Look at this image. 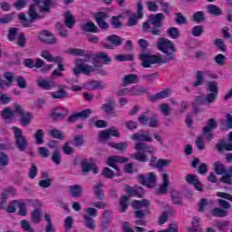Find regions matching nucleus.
<instances>
[{"instance_id": "obj_1", "label": "nucleus", "mask_w": 232, "mask_h": 232, "mask_svg": "<svg viewBox=\"0 0 232 232\" xmlns=\"http://www.w3.org/2000/svg\"><path fill=\"white\" fill-rule=\"evenodd\" d=\"M157 48L164 53V56L151 55L148 53H142L140 55L141 65L143 68H151V64H168L171 61L177 59V48H175V43L167 38H159L157 41Z\"/></svg>"}, {"instance_id": "obj_2", "label": "nucleus", "mask_w": 232, "mask_h": 232, "mask_svg": "<svg viewBox=\"0 0 232 232\" xmlns=\"http://www.w3.org/2000/svg\"><path fill=\"white\" fill-rule=\"evenodd\" d=\"M134 150L138 152L131 154L130 159H134L135 160H138V162H148V155H146V153H150V155L155 153V149L153 147H150L142 141H138L135 144Z\"/></svg>"}, {"instance_id": "obj_3", "label": "nucleus", "mask_w": 232, "mask_h": 232, "mask_svg": "<svg viewBox=\"0 0 232 232\" xmlns=\"http://www.w3.org/2000/svg\"><path fill=\"white\" fill-rule=\"evenodd\" d=\"M29 19L26 17L24 13H20L18 14V19L22 23L24 28H30L34 24V21H37L39 19H44V15L37 14V6L35 5H31L29 6L28 12Z\"/></svg>"}, {"instance_id": "obj_4", "label": "nucleus", "mask_w": 232, "mask_h": 232, "mask_svg": "<svg viewBox=\"0 0 232 232\" xmlns=\"http://www.w3.org/2000/svg\"><path fill=\"white\" fill-rule=\"evenodd\" d=\"M4 77L6 79L7 82L5 80L0 79V88L10 86L14 81H15L18 88L21 90H26V88H28L26 79H24L23 76L15 75L14 72H5Z\"/></svg>"}, {"instance_id": "obj_5", "label": "nucleus", "mask_w": 232, "mask_h": 232, "mask_svg": "<svg viewBox=\"0 0 232 232\" xmlns=\"http://www.w3.org/2000/svg\"><path fill=\"white\" fill-rule=\"evenodd\" d=\"M166 19V15L162 13L150 14L149 16V22L152 24L150 34L152 35L160 36L162 35V21Z\"/></svg>"}, {"instance_id": "obj_6", "label": "nucleus", "mask_w": 232, "mask_h": 232, "mask_svg": "<svg viewBox=\"0 0 232 232\" xmlns=\"http://www.w3.org/2000/svg\"><path fill=\"white\" fill-rule=\"evenodd\" d=\"M150 206H151V202L148 199L132 201V208L136 209L134 211L136 218H145L146 213H150Z\"/></svg>"}, {"instance_id": "obj_7", "label": "nucleus", "mask_w": 232, "mask_h": 232, "mask_svg": "<svg viewBox=\"0 0 232 232\" xmlns=\"http://www.w3.org/2000/svg\"><path fill=\"white\" fill-rule=\"evenodd\" d=\"M14 135V145L19 151L24 152L28 150V140L23 135V130L14 126L12 128Z\"/></svg>"}, {"instance_id": "obj_8", "label": "nucleus", "mask_w": 232, "mask_h": 232, "mask_svg": "<svg viewBox=\"0 0 232 232\" xmlns=\"http://www.w3.org/2000/svg\"><path fill=\"white\" fill-rule=\"evenodd\" d=\"M14 109L17 115L21 116L20 122L22 126H30L32 124V119H34V115L31 112H24L23 110V106L19 105V103L14 104Z\"/></svg>"}, {"instance_id": "obj_9", "label": "nucleus", "mask_w": 232, "mask_h": 232, "mask_svg": "<svg viewBox=\"0 0 232 232\" xmlns=\"http://www.w3.org/2000/svg\"><path fill=\"white\" fill-rule=\"evenodd\" d=\"M138 179L140 184H142V186H146V188H155V186H157L159 177H157L155 172H148L146 176L143 174L139 175Z\"/></svg>"}, {"instance_id": "obj_10", "label": "nucleus", "mask_w": 232, "mask_h": 232, "mask_svg": "<svg viewBox=\"0 0 232 232\" xmlns=\"http://www.w3.org/2000/svg\"><path fill=\"white\" fill-rule=\"evenodd\" d=\"M131 140L136 142H153V137L150 130H140L130 136Z\"/></svg>"}, {"instance_id": "obj_11", "label": "nucleus", "mask_w": 232, "mask_h": 232, "mask_svg": "<svg viewBox=\"0 0 232 232\" xmlns=\"http://www.w3.org/2000/svg\"><path fill=\"white\" fill-rule=\"evenodd\" d=\"M217 127L218 124L215 119L210 118L208 121L207 125L203 128L202 133L204 137H206L207 140H208V142H211V140H213V132H211V130H217Z\"/></svg>"}, {"instance_id": "obj_12", "label": "nucleus", "mask_w": 232, "mask_h": 232, "mask_svg": "<svg viewBox=\"0 0 232 232\" xmlns=\"http://www.w3.org/2000/svg\"><path fill=\"white\" fill-rule=\"evenodd\" d=\"M70 114V110L66 108L56 107L51 110L50 117L53 121H63V119H66Z\"/></svg>"}, {"instance_id": "obj_13", "label": "nucleus", "mask_w": 232, "mask_h": 232, "mask_svg": "<svg viewBox=\"0 0 232 232\" xmlns=\"http://www.w3.org/2000/svg\"><path fill=\"white\" fill-rule=\"evenodd\" d=\"M101 110L104 111L107 115L111 117H117V111L115 110V100L108 99L105 103L101 107Z\"/></svg>"}, {"instance_id": "obj_14", "label": "nucleus", "mask_w": 232, "mask_h": 232, "mask_svg": "<svg viewBox=\"0 0 232 232\" xmlns=\"http://www.w3.org/2000/svg\"><path fill=\"white\" fill-rule=\"evenodd\" d=\"M79 61L80 60L76 62L77 66L72 69L74 75H79L81 72L82 73H84V75H90V72L94 70L93 66L88 65L84 63H79Z\"/></svg>"}, {"instance_id": "obj_15", "label": "nucleus", "mask_w": 232, "mask_h": 232, "mask_svg": "<svg viewBox=\"0 0 232 232\" xmlns=\"http://www.w3.org/2000/svg\"><path fill=\"white\" fill-rule=\"evenodd\" d=\"M95 21L102 30H108L110 28V24L106 23V19H108V14L105 12L96 13L94 15Z\"/></svg>"}, {"instance_id": "obj_16", "label": "nucleus", "mask_w": 232, "mask_h": 232, "mask_svg": "<svg viewBox=\"0 0 232 232\" xmlns=\"http://www.w3.org/2000/svg\"><path fill=\"white\" fill-rule=\"evenodd\" d=\"M92 109H87L80 112H74L67 119V122H77L79 119H88L92 115Z\"/></svg>"}, {"instance_id": "obj_17", "label": "nucleus", "mask_w": 232, "mask_h": 232, "mask_svg": "<svg viewBox=\"0 0 232 232\" xmlns=\"http://www.w3.org/2000/svg\"><path fill=\"white\" fill-rule=\"evenodd\" d=\"M99 137L100 140H110L111 137H121V134L115 127H111V129L102 130Z\"/></svg>"}, {"instance_id": "obj_18", "label": "nucleus", "mask_w": 232, "mask_h": 232, "mask_svg": "<svg viewBox=\"0 0 232 232\" xmlns=\"http://www.w3.org/2000/svg\"><path fill=\"white\" fill-rule=\"evenodd\" d=\"M129 160H130V159H128V158H124V157H121V156H112L108 159L107 164L111 168H113V169H116V171H119V167L117 166L116 162H119L120 164H124V163L128 162Z\"/></svg>"}, {"instance_id": "obj_19", "label": "nucleus", "mask_w": 232, "mask_h": 232, "mask_svg": "<svg viewBox=\"0 0 232 232\" xmlns=\"http://www.w3.org/2000/svg\"><path fill=\"white\" fill-rule=\"evenodd\" d=\"M39 39L45 44H57V38L53 37V34L46 30L40 34Z\"/></svg>"}, {"instance_id": "obj_20", "label": "nucleus", "mask_w": 232, "mask_h": 232, "mask_svg": "<svg viewBox=\"0 0 232 232\" xmlns=\"http://www.w3.org/2000/svg\"><path fill=\"white\" fill-rule=\"evenodd\" d=\"M171 95V90L170 89H165L155 95L149 94V101L150 102H157V101H162V99H168Z\"/></svg>"}, {"instance_id": "obj_21", "label": "nucleus", "mask_w": 232, "mask_h": 232, "mask_svg": "<svg viewBox=\"0 0 232 232\" xmlns=\"http://www.w3.org/2000/svg\"><path fill=\"white\" fill-rule=\"evenodd\" d=\"M139 82H140V80L137 74L130 73L122 78V86L124 88L125 86H130V84H139Z\"/></svg>"}, {"instance_id": "obj_22", "label": "nucleus", "mask_w": 232, "mask_h": 232, "mask_svg": "<svg viewBox=\"0 0 232 232\" xmlns=\"http://www.w3.org/2000/svg\"><path fill=\"white\" fill-rule=\"evenodd\" d=\"M36 83L42 90H52L55 86V82L52 80H47L43 77L36 79Z\"/></svg>"}, {"instance_id": "obj_23", "label": "nucleus", "mask_w": 232, "mask_h": 232, "mask_svg": "<svg viewBox=\"0 0 232 232\" xmlns=\"http://www.w3.org/2000/svg\"><path fill=\"white\" fill-rule=\"evenodd\" d=\"M81 29L82 30V32H85L87 34H99V27H97L93 21H89L82 24Z\"/></svg>"}, {"instance_id": "obj_24", "label": "nucleus", "mask_w": 232, "mask_h": 232, "mask_svg": "<svg viewBox=\"0 0 232 232\" xmlns=\"http://www.w3.org/2000/svg\"><path fill=\"white\" fill-rule=\"evenodd\" d=\"M66 85H59L56 92L51 93L53 99H68V92H66Z\"/></svg>"}, {"instance_id": "obj_25", "label": "nucleus", "mask_w": 232, "mask_h": 232, "mask_svg": "<svg viewBox=\"0 0 232 232\" xmlns=\"http://www.w3.org/2000/svg\"><path fill=\"white\" fill-rule=\"evenodd\" d=\"M82 171L83 173H90L92 171L94 174L99 173V168L95 165V163H90L86 160L82 161Z\"/></svg>"}, {"instance_id": "obj_26", "label": "nucleus", "mask_w": 232, "mask_h": 232, "mask_svg": "<svg viewBox=\"0 0 232 232\" xmlns=\"http://www.w3.org/2000/svg\"><path fill=\"white\" fill-rule=\"evenodd\" d=\"M186 182L194 186L198 191H202V184L198 180V176L188 174L186 176Z\"/></svg>"}, {"instance_id": "obj_27", "label": "nucleus", "mask_w": 232, "mask_h": 232, "mask_svg": "<svg viewBox=\"0 0 232 232\" xmlns=\"http://www.w3.org/2000/svg\"><path fill=\"white\" fill-rule=\"evenodd\" d=\"M169 186V175L168 173H163L162 184L160 185L159 193L160 195H166L168 193Z\"/></svg>"}, {"instance_id": "obj_28", "label": "nucleus", "mask_w": 232, "mask_h": 232, "mask_svg": "<svg viewBox=\"0 0 232 232\" xmlns=\"http://www.w3.org/2000/svg\"><path fill=\"white\" fill-rule=\"evenodd\" d=\"M75 23H77V20H75V16L72 14V12L67 11L64 14V24L67 26V28H73L75 26Z\"/></svg>"}, {"instance_id": "obj_29", "label": "nucleus", "mask_w": 232, "mask_h": 232, "mask_svg": "<svg viewBox=\"0 0 232 232\" xmlns=\"http://www.w3.org/2000/svg\"><path fill=\"white\" fill-rule=\"evenodd\" d=\"M130 97H135L139 95H144L148 92L146 87H142L140 85H136L131 88H129Z\"/></svg>"}, {"instance_id": "obj_30", "label": "nucleus", "mask_w": 232, "mask_h": 232, "mask_svg": "<svg viewBox=\"0 0 232 232\" xmlns=\"http://www.w3.org/2000/svg\"><path fill=\"white\" fill-rule=\"evenodd\" d=\"M43 217V211L41 208H35L31 212V220L33 224H41V218Z\"/></svg>"}, {"instance_id": "obj_31", "label": "nucleus", "mask_w": 232, "mask_h": 232, "mask_svg": "<svg viewBox=\"0 0 232 232\" xmlns=\"http://www.w3.org/2000/svg\"><path fill=\"white\" fill-rule=\"evenodd\" d=\"M216 149L219 153H222L224 150L226 151H232V143L221 140L218 144H216Z\"/></svg>"}, {"instance_id": "obj_32", "label": "nucleus", "mask_w": 232, "mask_h": 232, "mask_svg": "<svg viewBox=\"0 0 232 232\" xmlns=\"http://www.w3.org/2000/svg\"><path fill=\"white\" fill-rule=\"evenodd\" d=\"M69 189H70V194L74 198H79V197L82 195V187H81V185L70 186Z\"/></svg>"}, {"instance_id": "obj_33", "label": "nucleus", "mask_w": 232, "mask_h": 232, "mask_svg": "<svg viewBox=\"0 0 232 232\" xmlns=\"http://www.w3.org/2000/svg\"><path fill=\"white\" fill-rule=\"evenodd\" d=\"M103 187L104 184H102V182H99L94 186V195L97 197L98 200L104 198V192L102 191Z\"/></svg>"}, {"instance_id": "obj_34", "label": "nucleus", "mask_w": 232, "mask_h": 232, "mask_svg": "<svg viewBox=\"0 0 232 232\" xmlns=\"http://www.w3.org/2000/svg\"><path fill=\"white\" fill-rule=\"evenodd\" d=\"M41 57H43L46 61H49V63H59L61 61V57H53L48 51H42Z\"/></svg>"}, {"instance_id": "obj_35", "label": "nucleus", "mask_w": 232, "mask_h": 232, "mask_svg": "<svg viewBox=\"0 0 232 232\" xmlns=\"http://www.w3.org/2000/svg\"><path fill=\"white\" fill-rule=\"evenodd\" d=\"M204 84V72L202 71H198L196 73V82H192L194 88H198Z\"/></svg>"}, {"instance_id": "obj_36", "label": "nucleus", "mask_w": 232, "mask_h": 232, "mask_svg": "<svg viewBox=\"0 0 232 232\" xmlns=\"http://www.w3.org/2000/svg\"><path fill=\"white\" fill-rule=\"evenodd\" d=\"M43 5H40V14H50V7L53 5L52 0H43Z\"/></svg>"}, {"instance_id": "obj_37", "label": "nucleus", "mask_w": 232, "mask_h": 232, "mask_svg": "<svg viewBox=\"0 0 232 232\" xmlns=\"http://www.w3.org/2000/svg\"><path fill=\"white\" fill-rule=\"evenodd\" d=\"M213 166L214 171L217 175H225V173H227V171H226V166H224L220 161H216Z\"/></svg>"}, {"instance_id": "obj_38", "label": "nucleus", "mask_w": 232, "mask_h": 232, "mask_svg": "<svg viewBox=\"0 0 232 232\" xmlns=\"http://www.w3.org/2000/svg\"><path fill=\"white\" fill-rule=\"evenodd\" d=\"M159 108L162 115H165V117H169V115H171V111H173V109L171 106H169V103H161L159 105Z\"/></svg>"}, {"instance_id": "obj_39", "label": "nucleus", "mask_w": 232, "mask_h": 232, "mask_svg": "<svg viewBox=\"0 0 232 232\" xmlns=\"http://www.w3.org/2000/svg\"><path fill=\"white\" fill-rule=\"evenodd\" d=\"M107 41L111 43L113 46H121L122 44V38L117 34H111L107 37Z\"/></svg>"}, {"instance_id": "obj_40", "label": "nucleus", "mask_w": 232, "mask_h": 232, "mask_svg": "<svg viewBox=\"0 0 232 232\" xmlns=\"http://www.w3.org/2000/svg\"><path fill=\"white\" fill-rule=\"evenodd\" d=\"M15 111H12V109H10V107L5 108L0 114L2 115L3 119H5V121H10V119H12V117H14V115H15Z\"/></svg>"}, {"instance_id": "obj_41", "label": "nucleus", "mask_w": 232, "mask_h": 232, "mask_svg": "<svg viewBox=\"0 0 232 232\" xmlns=\"http://www.w3.org/2000/svg\"><path fill=\"white\" fill-rule=\"evenodd\" d=\"M10 162V158L5 152H0V171L1 169H5L6 166H8Z\"/></svg>"}, {"instance_id": "obj_42", "label": "nucleus", "mask_w": 232, "mask_h": 232, "mask_svg": "<svg viewBox=\"0 0 232 232\" xmlns=\"http://www.w3.org/2000/svg\"><path fill=\"white\" fill-rule=\"evenodd\" d=\"M202 104H206V97L202 95L197 96L195 102L192 103V108H194V111L197 112L198 111V106Z\"/></svg>"}, {"instance_id": "obj_43", "label": "nucleus", "mask_w": 232, "mask_h": 232, "mask_svg": "<svg viewBox=\"0 0 232 232\" xmlns=\"http://www.w3.org/2000/svg\"><path fill=\"white\" fill-rule=\"evenodd\" d=\"M207 10L211 14V15H215L216 17H218V15L222 14V10L220 9V7L215 5H208Z\"/></svg>"}, {"instance_id": "obj_44", "label": "nucleus", "mask_w": 232, "mask_h": 232, "mask_svg": "<svg viewBox=\"0 0 232 232\" xmlns=\"http://www.w3.org/2000/svg\"><path fill=\"white\" fill-rule=\"evenodd\" d=\"M130 200V196H122L120 198V210L121 213H125L128 209V202Z\"/></svg>"}, {"instance_id": "obj_45", "label": "nucleus", "mask_w": 232, "mask_h": 232, "mask_svg": "<svg viewBox=\"0 0 232 232\" xmlns=\"http://www.w3.org/2000/svg\"><path fill=\"white\" fill-rule=\"evenodd\" d=\"M121 15L120 16H112L111 19V24L116 30H119L121 28H122V26H124V24H122V22H121Z\"/></svg>"}, {"instance_id": "obj_46", "label": "nucleus", "mask_w": 232, "mask_h": 232, "mask_svg": "<svg viewBox=\"0 0 232 232\" xmlns=\"http://www.w3.org/2000/svg\"><path fill=\"white\" fill-rule=\"evenodd\" d=\"M207 90L210 93H216L218 95V82L216 81L208 82L207 84Z\"/></svg>"}, {"instance_id": "obj_47", "label": "nucleus", "mask_w": 232, "mask_h": 232, "mask_svg": "<svg viewBox=\"0 0 232 232\" xmlns=\"http://www.w3.org/2000/svg\"><path fill=\"white\" fill-rule=\"evenodd\" d=\"M159 73H146L141 75L142 81H146V82H149L151 84V82H154L156 79H158Z\"/></svg>"}, {"instance_id": "obj_48", "label": "nucleus", "mask_w": 232, "mask_h": 232, "mask_svg": "<svg viewBox=\"0 0 232 232\" xmlns=\"http://www.w3.org/2000/svg\"><path fill=\"white\" fill-rule=\"evenodd\" d=\"M34 137L35 139V144H43L44 142V130L43 129L38 130Z\"/></svg>"}, {"instance_id": "obj_49", "label": "nucleus", "mask_w": 232, "mask_h": 232, "mask_svg": "<svg viewBox=\"0 0 232 232\" xmlns=\"http://www.w3.org/2000/svg\"><path fill=\"white\" fill-rule=\"evenodd\" d=\"M213 217H218L223 218V217H227V210L222 209L220 208H216L211 210Z\"/></svg>"}, {"instance_id": "obj_50", "label": "nucleus", "mask_w": 232, "mask_h": 232, "mask_svg": "<svg viewBox=\"0 0 232 232\" xmlns=\"http://www.w3.org/2000/svg\"><path fill=\"white\" fill-rule=\"evenodd\" d=\"M44 219L47 222V226L45 227V231L55 232V227H53V224L52 223V216H50V214H45Z\"/></svg>"}, {"instance_id": "obj_51", "label": "nucleus", "mask_w": 232, "mask_h": 232, "mask_svg": "<svg viewBox=\"0 0 232 232\" xmlns=\"http://www.w3.org/2000/svg\"><path fill=\"white\" fill-rule=\"evenodd\" d=\"M89 90H104L106 84L102 82H91L88 86Z\"/></svg>"}, {"instance_id": "obj_52", "label": "nucleus", "mask_w": 232, "mask_h": 232, "mask_svg": "<svg viewBox=\"0 0 232 232\" xmlns=\"http://www.w3.org/2000/svg\"><path fill=\"white\" fill-rule=\"evenodd\" d=\"M167 34L172 39H179V37H180V31H179V28L177 27H169Z\"/></svg>"}, {"instance_id": "obj_53", "label": "nucleus", "mask_w": 232, "mask_h": 232, "mask_svg": "<svg viewBox=\"0 0 232 232\" xmlns=\"http://www.w3.org/2000/svg\"><path fill=\"white\" fill-rule=\"evenodd\" d=\"M192 18L195 23H202V21H206V14L202 11H198L193 14Z\"/></svg>"}, {"instance_id": "obj_54", "label": "nucleus", "mask_w": 232, "mask_h": 232, "mask_svg": "<svg viewBox=\"0 0 232 232\" xmlns=\"http://www.w3.org/2000/svg\"><path fill=\"white\" fill-rule=\"evenodd\" d=\"M21 227L24 231L26 232H35V229L34 227H32V225L30 224V222H28V220L26 219H23L21 222Z\"/></svg>"}, {"instance_id": "obj_55", "label": "nucleus", "mask_w": 232, "mask_h": 232, "mask_svg": "<svg viewBox=\"0 0 232 232\" xmlns=\"http://www.w3.org/2000/svg\"><path fill=\"white\" fill-rule=\"evenodd\" d=\"M84 221H85V227L88 229H95V220L93 218H90L88 216H83Z\"/></svg>"}, {"instance_id": "obj_56", "label": "nucleus", "mask_w": 232, "mask_h": 232, "mask_svg": "<svg viewBox=\"0 0 232 232\" xmlns=\"http://www.w3.org/2000/svg\"><path fill=\"white\" fill-rule=\"evenodd\" d=\"M214 44L215 46H217L218 50H219L220 52H226V50H227V47L226 46L224 40L220 38L215 39Z\"/></svg>"}, {"instance_id": "obj_57", "label": "nucleus", "mask_w": 232, "mask_h": 232, "mask_svg": "<svg viewBox=\"0 0 232 232\" xmlns=\"http://www.w3.org/2000/svg\"><path fill=\"white\" fill-rule=\"evenodd\" d=\"M217 97H218V94H217L215 92H210V93L207 94L205 97L206 104L208 106H209V104H213V102H215L217 101Z\"/></svg>"}, {"instance_id": "obj_58", "label": "nucleus", "mask_w": 232, "mask_h": 232, "mask_svg": "<svg viewBox=\"0 0 232 232\" xmlns=\"http://www.w3.org/2000/svg\"><path fill=\"white\" fill-rule=\"evenodd\" d=\"M175 23L176 24H188V18L182 13H177Z\"/></svg>"}, {"instance_id": "obj_59", "label": "nucleus", "mask_w": 232, "mask_h": 232, "mask_svg": "<svg viewBox=\"0 0 232 232\" xmlns=\"http://www.w3.org/2000/svg\"><path fill=\"white\" fill-rule=\"evenodd\" d=\"M19 204V201L17 200H12L8 207L5 208L6 213H15L17 211V206Z\"/></svg>"}, {"instance_id": "obj_60", "label": "nucleus", "mask_w": 232, "mask_h": 232, "mask_svg": "<svg viewBox=\"0 0 232 232\" xmlns=\"http://www.w3.org/2000/svg\"><path fill=\"white\" fill-rule=\"evenodd\" d=\"M109 146L111 148H114L115 150H118L119 151H122L126 150V148L128 147V144L126 142H120V143L110 142Z\"/></svg>"}, {"instance_id": "obj_61", "label": "nucleus", "mask_w": 232, "mask_h": 232, "mask_svg": "<svg viewBox=\"0 0 232 232\" xmlns=\"http://www.w3.org/2000/svg\"><path fill=\"white\" fill-rule=\"evenodd\" d=\"M52 160L56 164L57 166H61V162H63L61 153L59 152V150H55L52 156Z\"/></svg>"}, {"instance_id": "obj_62", "label": "nucleus", "mask_w": 232, "mask_h": 232, "mask_svg": "<svg viewBox=\"0 0 232 232\" xmlns=\"http://www.w3.org/2000/svg\"><path fill=\"white\" fill-rule=\"evenodd\" d=\"M124 126L127 130L133 131V130H137V128H139V123L133 120H130L124 122Z\"/></svg>"}, {"instance_id": "obj_63", "label": "nucleus", "mask_w": 232, "mask_h": 232, "mask_svg": "<svg viewBox=\"0 0 232 232\" xmlns=\"http://www.w3.org/2000/svg\"><path fill=\"white\" fill-rule=\"evenodd\" d=\"M115 60L120 63H124L125 61H133V54H119L115 56Z\"/></svg>"}, {"instance_id": "obj_64", "label": "nucleus", "mask_w": 232, "mask_h": 232, "mask_svg": "<svg viewBox=\"0 0 232 232\" xmlns=\"http://www.w3.org/2000/svg\"><path fill=\"white\" fill-rule=\"evenodd\" d=\"M72 227H73V218L67 217L64 221L65 232H70Z\"/></svg>"}]
</instances>
